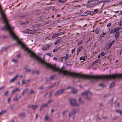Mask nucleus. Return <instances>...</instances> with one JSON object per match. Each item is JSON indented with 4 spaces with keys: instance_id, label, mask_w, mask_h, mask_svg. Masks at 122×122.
<instances>
[{
    "instance_id": "nucleus-1",
    "label": "nucleus",
    "mask_w": 122,
    "mask_h": 122,
    "mask_svg": "<svg viewBox=\"0 0 122 122\" xmlns=\"http://www.w3.org/2000/svg\"><path fill=\"white\" fill-rule=\"evenodd\" d=\"M81 95L83 96H86L87 100L90 101L92 100V98L89 97L92 95V94L89 91H86L84 92L81 94Z\"/></svg>"
},
{
    "instance_id": "nucleus-2",
    "label": "nucleus",
    "mask_w": 122,
    "mask_h": 122,
    "mask_svg": "<svg viewBox=\"0 0 122 122\" xmlns=\"http://www.w3.org/2000/svg\"><path fill=\"white\" fill-rule=\"evenodd\" d=\"M69 101L72 106H79L80 105L76 103V99L70 98L69 99Z\"/></svg>"
},
{
    "instance_id": "nucleus-3",
    "label": "nucleus",
    "mask_w": 122,
    "mask_h": 122,
    "mask_svg": "<svg viewBox=\"0 0 122 122\" xmlns=\"http://www.w3.org/2000/svg\"><path fill=\"white\" fill-rule=\"evenodd\" d=\"M95 13V12L87 11L86 12H83L80 14V15L81 16H86L89 14H94Z\"/></svg>"
},
{
    "instance_id": "nucleus-4",
    "label": "nucleus",
    "mask_w": 122,
    "mask_h": 122,
    "mask_svg": "<svg viewBox=\"0 0 122 122\" xmlns=\"http://www.w3.org/2000/svg\"><path fill=\"white\" fill-rule=\"evenodd\" d=\"M65 90V89H63L58 90L55 93V95L57 96L62 94Z\"/></svg>"
},
{
    "instance_id": "nucleus-5",
    "label": "nucleus",
    "mask_w": 122,
    "mask_h": 122,
    "mask_svg": "<svg viewBox=\"0 0 122 122\" xmlns=\"http://www.w3.org/2000/svg\"><path fill=\"white\" fill-rule=\"evenodd\" d=\"M65 56H64L62 57L61 61H60L61 62H62L63 61H66L70 57L69 55L67 53L65 54Z\"/></svg>"
},
{
    "instance_id": "nucleus-6",
    "label": "nucleus",
    "mask_w": 122,
    "mask_h": 122,
    "mask_svg": "<svg viewBox=\"0 0 122 122\" xmlns=\"http://www.w3.org/2000/svg\"><path fill=\"white\" fill-rule=\"evenodd\" d=\"M18 74H17L13 79L10 80V82L11 83L14 82L18 77Z\"/></svg>"
},
{
    "instance_id": "nucleus-7",
    "label": "nucleus",
    "mask_w": 122,
    "mask_h": 122,
    "mask_svg": "<svg viewBox=\"0 0 122 122\" xmlns=\"http://www.w3.org/2000/svg\"><path fill=\"white\" fill-rule=\"evenodd\" d=\"M75 113V110H72L71 112L69 114V117H71L72 116L74 115Z\"/></svg>"
},
{
    "instance_id": "nucleus-8",
    "label": "nucleus",
    "mask_w": 122,
    "mask_h": 122,
    "mask_svg": "<svg viewBox=\"0 0 122 122\" xmlns=\"http://www.w3.org/2000/svg\"><path fill=\"white\" fill-rule=\"evenodd\" d=\"M50 47V46L49 45L47 44L46 45V46L43 47L42 48V49L43 50H46L48 49Z\"/></svg>"
},
{
    "instance_id": "nucleus-9",
    "label": "nucleus",
    "mask_w": 122,
    "mask_h": 122,
    "mask_svg": "<svg viewBox=\"0 0 122 122\" xmlns=\"http://www.w3.org/2000/svg\"><path fill=\"white\" fill-rule=\"evenodd\" d=\"M47 104L46 103H45L43 105L41 106L40 108V111H41V109L45 107H47Z\"/></svg>"
},
{
    "instance_id": "nucleus-10",
    "label": "nucleus",
    "mask_w": 122,
    "mask_h": 122,
    "mask_svg": "<svg viewBox=\"0 0 122 122\" xmlns=\"http://www.w3.org/2000/svg\"><path fill=\"white\" fill-rule=\"evenodd\" d=\"M19 89L18 88H16L15 89L13 90L12 92L11 95H12V94L16 92L19 91Z\"/></svg>"
},
{
    "instance_id": "nucleus-11",
    "label": "nucleus",
    "mask_w": 122,
    "mask_h": 122,
    "mask_svg": "<svg viewBox=\"0 0 122 122\" xmlns=\"http://www.w3.org/2000/svg\"><path fill=\"white\" fill-rule=\"evenodd\" d=\"M61 41V39H59L57 40L56 41L55 43V45H57L60 43Z\"/></svg>"
},
{
    "instance_id": "nucleus-12",
    "label": "nucleus",
    "mask_w": 122,
    "mask_h": 122,
    "mask_svg": "<svg viewBox=\"0 0 122 122\" xmlns=\"http://www.w3.org/2000/svg\"><path fill=\"white\" fill-rule=\"evenodd\" d=\"M19 97L18 98L17 97V96H16L15 97L13 98V100L14 101H17L18 100V99L20 98V95H19Z\"/></svg>"
},
{
    "instance_id": "nucleus-13",
    "label": "nucleus",
    "mask_w": 122,
    "mask_h": 122,
    "mask_svg": "<svg viewBox=\"0 0 122 122\" xmlns=\"http://www.w3.org/2000/svg\"><path fill=\"white\" fill-rule=\"evenodd\" d=\"M116 32L115 35V37L116 38H117L118 37L119 35V31H116Z\"/></svg>"
},
{
    "instance_id": "nucleus-14",
    "label": "nucleus",
    "mask_w": 122,
    "mask_h": 122,
    "mask_svg": "<svg viewBox=\"0 0 122 122\" xmlns=\"http://www.w3.org/2000/svg\"><path fill=\"white\" fill-rule=\"evenodd\" d=\"M87 58V56H82L80 58V60H83V61H84Z\"/></svg>"
},
{
    "instance_id": "nucleus-15",
    "label": "nucleus",
    "mask_w": 122,
    "mask_h": 122,
    "mask_svg": "<svg viewBox=\"0 0 122 122\" xmlns=\"http://www.w3.org/2000/svg\"><path fill=\"white\" fill-rule=\"evenodd\" d=\"M72 92L74 94H76L77 93V91L75 89H72Z\"/></svg>"
},
{
    "instance_id": "nucleus-16",
    "label": "nucleus",
    "mask_w": 122,
    "mask_h": 122,
    "mask_svg": "<svg viewBox=\"0 0 122 122\" xmlns=\"http://www.w3.org/2000/svg\"><path fill=\"white\" fill-rule=\"evenodd\" d=\"M25 113L24 112L21 113L19 114L20 116L21 117H25Z\"/></svg>"
},
{
    "instance_id": "nucleus-17",
    "label": "nucleus",
    "mask_w": 122,
    "mask_h": 122,
    "mask_svg": "<svg viewBox=\"0 0 122 122\" xmlns=\"http://www.w3.org/2000/svg\"><path fill=\"white\" fill-rule=\"evenodd\" d=\"M105 0H102V1H98L97 2H96V4H98L100 3H104V2H105Z\"/></svg>"
},
{
    "instance_id": "nucleus-18",
    "label": "nucleus",
    "mask_w": 122,
    "mask_h": 122,
    "mask_svg": "<svg viewBox=\"0 0 122 122\" xmlns=\"http://www.w3.org/2000/svg\"><path fill=\"white\" fill-rule=\"evenodd\" d=\"M79 102L80 104H83L84 103L83 101L81 100V98H80L79 99Z\"/></svg>"
},
{
    "instance_id": "nucleus-19",
    "label": "nucleus",
    "mask_w": 122,
    "mask_h": 122,
    "mask_svg": "<svg viewBox=\"0 0 122 122\" xmlns=\"http://www.w3.org/2000/svg\"><path fill=\"white\" fill-rule=\"evenodd\" d=\"M116 31L115 29V28L114 29L112 30H110V33H114Z\"/></svg>"
},
{
    "instance_id": "nucleus-20",
    "label": "nucleus",
    "mask_w": 122,
    "mask_h": 122,
    "mask_svg": "<svg viewBox=\"0 0 122 122\" xmlns=\"http://www.w3.org/2000/svg\"><path fill=\"white\" fill-rule=\"evenodd\" d=\"M37 107V105H33L31 106L32 108L34 110L36 109Z\"/></svg>"
},
{
    "instance_id": "nucleus-21",
    "label": "nucleus",
    "mask_w": 122,
    "mask_h": 122,
    "mask_svg": "<svg viewBox=\"0 0 122 122\" xmlns=\"http://www.w3.org/2000/svg\"><path fill=\"white\" fill-rule=\"evenodd\" d=\"M67 0H59L58 2L60 3H63L65 2Z\"/></svg>"
},
{
    "instance_id": "nucleus-22",
    "label": "nucleus",
    "mask_w": 122,
    "mask_h": 122,
    "mask_svg": "<svg viewBox=\"0 0 122 122\" xmlns=\"http://www.w3.org/2000/svg\"><path fill=\"white\" fill-rule=\"evenodd\" d=\"M28 90V89H24L23 90V92L22 95H24V94L25 93H26L27 92V91Z\"/></svg>"
},
{
    "instance_id": "nucleus-23",
    "label": "nucleus",
    "mask_w": 122,
    "mask_h": 122,
    "mask_svg": "<svg viewBox=\"0 0 122 122\" xmlns=\"http://www.w3.org/2000/svg\"><path fill=\"white\" fill-rule=\"evenodd\" d=\"M82 48V47H80L78 48L77 50V55L79 53L80 51H81Z\"/></svg>"
},
{
    "instance_id": "nucleus-24",
    "label": "nucleus",
    "mask_w": 122,
    "mask_h": 122,
    "mask_svg": "<svg viewBox=\"0 0 122 122\" xmlns=\"http://www.w3.org/2000/svg\"><path fill=\"white\" fill-rule=\"evenodd\" d=\"M47 95H48V97H50L51 96V92L47 93L45 95L46 97Z\"/></svg>"
},
{
    "instance_id": "nucleus-25",
    "label": "nucleus",
    "mask_w": 122,
    "mask_h": 122,
    "mask_svg": "<svg viewBox=\"0 0 122 122\" xmlns=\"http://www.w3.org/2000/svg\"><path fill=\"white\" fill-rule=\"evenodd\" d=\"M99 86H101L103 87H105L106 86V85L103 83L100 84H99Z\"/></svg>"
},
{
    "instance_id": "nucleus-26",
    "label": "nucleus",
    "mask_w": 122,
    "mask_h": 122,
    "mask_svg": "<svg viewBox=\"0 0 122 122\" xmlns=\"http://www.w3.org/2000/svg\"><path fill=\"white\" fill-rule=\"evenodd\" d=\"M115 84V83L114 82H113L112 83H111V84L109 86V88H111Z\"/></svg>"
},
{
    "instance_id": "nucleus-27",
    "label": "nucleus",
    "mask_w": 122,
    "mask_h": 122,
    "mask_svg": "<svg viewBox=\"0 0 122 122\" xmlns=\"http://www.w3.org/2000/svg\"><path fill=\"white\" fill-rule=\"evenodd\" d=\"M37 30L36 29H34L33 30H31L30 33H35L36 31H37Z\"/></svg>"
},
{
    "instance_id": "nucleus-28",
    "label": "nucleus",
    "mask_w": 122,
    "mask_h": 122,
    "mask_svg": "<svg viewBox=\"0 0 122 122\" xmlns=\"http://www.w3.org/2000/svg\"><path fill=\"white\" fill-rule=\"evenodd\" d=\"M99 29L98 28H97L95 30V33L96 34H98V33L99 31Z\"/></svg>"
},
{
    "instance_id": "nucleus-29",
    "label": "nucleus",
    "mask_w": 122,
    "mask_h": 122,
    "mask_svg": "<svg viewBox=\"0 0 122 122\" xmlns=\"http://www.w3.org/2000/svg\"><path fill=\"white\" fill-rule=\"evenodd\" d=\"M114 40L113 41H112L111 42L110 44V45L109 46V47H108V48H110L111 46L114 43Z\"/></svg>"
},
{
    "instance_id": "nucleus-30",
    "label": "nucleus",
    "mask_w": 122,
    "mask_h": 122,
    "mask_svg": "<svg viewBox=\"0 0 122 122\" xmlns=\"http://www.w3.org/2000/svg\"><path fill=\"white\" fill-rule=\"evenodd\" d=\"M49 117L47 116V115H46L45 116V121H48L49 120Z\"/></svg>"
},
{
    "instance_id": "nucleus-31",
    "label": "nucleus",
    "mask_w": 122,
    "mask_h": 122,
    "mask_svg": "<svg viewBox=\"0 0 122 122\" xmlns=\"http://www.w3.org/2000/svg\"><path fill=\"white\" fill-rule=\"evenodd\" d=\"M22 85H23L24 84H27V82L26 81H25V80H22Z\"/></svg>"
},
{
    "instance_id": "nucleus-32",
    "label": "nucleus",
    "mask_w": 122,
    "mask_h": 122,
    "mask_svg": "<svg viewBox=\"0 0 122 122\" xmlns=\"http://www.w3.org/2000/svg\"><path fill=\"white\" fill-rule=\"evenodd\" d=\"M9 92L8 91H6L4 93V95L5 96H7L8 95Z\"/></svg>"
},
{
    "instance_id": "nucleus-33",
    "label": "nucleus",
    "mask_w": 122,
    "mask_h": 122,
    "mask_svg": "<svg viewBox=\"0 0 122 122\" xmlns=\"http://www.w3.org/2000/svg\"><path fill=\"white\" fill-rule=\"evenodd\" d=\"M7 49V48H3L1 50V52H4V51H5Z\"/></svg>"
},
{
    "instance_id": "nucleus-34",
    "label": "nucleus",
    "mask_w": 122,
    "mask_h": 122,
    "mask_svg": "<svg viewBox=\"0 0 122 122\" xmlns=\"http://www.w3.org/2000/svg\"><path fill=\"white\" fill-rule=\"evenodd\" d=\"M100 55H101V56H103L105 55V53L103 52H102L100 54Z\"/></svg>"
},
{
    "instance_id": "nucleus-35",
    "label": "nucleus",
    "mask_w": 122,
    "mask_h": 122,
    "mask_svg": "<svg viewBox=\"0 0 122 122\" xmlns=\"http://www.w3.org/2000/svg\"><path fill=\"white\" fill-rule=\"evenodd\" d=\"M29 15L28 14H27L26 15L20 16V17L21 18L25 17L27 16H29Z\"/></svg>"
},
{
    "instance_id": "nucleus-36",
    "label": "nucleus",
    "mask_w": 122,
    "mask_h": 122,
    "mask_svg": "<svg viewBox=\"0 0 122 122\" xmlns=\"http://www.w3.org/2000/svg\"><path fill=\"white\" fill-rule=\"evenodd\" d=\"M116 112L117 113H119L121 115H122V112L119 111L118 110H117L116 111Z\"/></svg>"
},
{
    "instance_id": "nucleus-37",
    "label": "nucleus",
    "mask_w": 122,
    "mask_h": 122,
    "mask_svg": "<svg viewBox=\"0 0 122 122\" xmlns=\"http://www.w3.org/2000/svg\"><path fill=\"white\" fill-rule=\"evenodd\" d=\"M30 94H32L34 93V91L32 90H30Z\"/></svg>"
},
{
    "instance_id": "nucleus-38",
    "label": "nucleus",
    "mask_w": 122,
    "mask_h": 122,
    "mask_svg": "<svg viewBox=\"0 0 122 122\" xmlns=\"http://www.w3.org/2000/svg\"><path fill=\"white\" fill-rule=\"evenodd\" d=\"M5 86H3L0 88V90H2L5 89Z\"/></svg>"
},
{
    "instance_id": "nucleus-39",
    "label": "nucleus",
    "mask_w": 122,
    "mask_h": 122,
    "mask_svg": "<svg viewBox=\"0 0 122 122\" xmlns=\"http://www.w3.org/2000/svg\"><path fill=\"white\" fill-rule=\"evenodd\" d=\"M53 101V100H52L49 101L48 102V104H49L51 103Z\"/></svg>"
},
{
    "instance_id": "nucleus-40",
    "label": "nucleus",
    "mask_w": 122,
    "mask_h": 122,
    "mask_svg": "<svg viewBox=\"0 0 122 122\" xmlns=\"http://www.w3.org/2000/svg\"><path fill=\"white\" fill-rule=\"evenodd\" d=\"M12 61L15 63H16L17 62V60L12 59Z\"/></svg>"
},
{
    "instance_id": "nucleus-41",
    "label": "nucleus",
    "mask_w": 122,
    "mask_h": 122,
    "mask_svg": "<svg viewBox=\"0 0 122 122\" xmlns=\"http://www.w3.org/2000/svg\"><path fill=\"white\" fill-rule=\"evenodd\" d=\"M100 59H98L95 61V62H96V63H97V62H100Z\"/></svg>"
},
{
    "instance_id": "nucleus-42",
    "label": "nucleus",
    "mask_w": 122,
    "mask_h": 122,
    "mask_svg": "<svg viewBox=\"0 0 122 122\" xmlns=\"http://www.w3.org/2000/svg\"><path fill=\"white\" fill-rule=\"evenodd\" d=\"M105 35V33H103L102 34H101V35H100V36H102L101 37L102 38V37H104V36Z\"/></svg>"
},
{
    "instance_id": "nucleus-43",
    "label": "nucleus",
    "mask_w": 122,
    "mask_h": 122,
    "mask_svg": "<svg viewBox=\"0 0 122 122\" xmlns=\"http://www.w3.org/2000/svg\"><path fill=\"white\" fill-rule=\"evenodd\" d=\"M25 69L26 70V72H30V71L31 70L30 69H27L26 68H25Z\"/></svg>"
},
{
    "instance_id": "nucleus-44",
    "label": "nucleus",
    "mask_w": 122,
    "mask_h": 122,
    "mask_svg": "<svg viewBox=\"0 0 122 122\" xmlns=\"http://www.w3.org/2000/svg\"><path fill=\"white\" fill-rule=\"evenodd\" d=\"M115 29L116 31H118V30H119L120 29V28H115Z\"/></svg>"
},
{
    "instance_id": "nucleus-45",
    "label": "nucleus",
    "mask_w": 122,
    "mask_h": 122,
    "mask_svg": "<svg viewBox=\"0 0 122 122\" xmlns=\"http://www.w3.org/2000/svg\"><path fill=\"white\" fill-rule=\"evenodd\" d=\"M82 41L81 40L79 41L77 43V44L78 45H80L81 44Z\"/></svg>"
},
{
    "instance_id": "nucleus-46",
    "label": "nucleus",
    "mask_w": 122,
    "mask_h": 122,
    "mask_svg": "<svg viewBox=\"0 0 122 122\" xmlns=\"http://www.w3.org/2000/svg\"><path fill=\"white\" fill-rule=\"evenodd\" d=\"M11 100V98H9L7 99V102L8 103Z\"/></svg>"
},
{
    "instance_id": "nucleus-47",
    "label": "nucleus",
    "mask_w": 122,
    "mask_h": 122,
    "mask_svg": "<svg viewBox=\"0 0 122 122\" xmlns=\"http://www.w3.org/2000/svg\"><path fill=\"white\" fill-rule=\"evenodd\" d=\"M111 23H108L107 25V26L108 27H109L111 25Z\"/></svg>"
},
{
    "instance_id": "nucleus-48",
    "label": "nucleus",
    "mask_w": 122,
    "mask_h": 122,
    "mask_svg": "<svg viewBox=\"0 0 122 122\" xmlns=\"http://www.w3.org/2000/svg\"><path fill=\"white\" fill-rule=\"evenodd\" d=\"M57 51V49H54L53 51V52H56Z\"/></svg>"
},
{
    "instance_id": "nucleus-49",
    "label": "nucleus",
    "mask_w": 122,
    "mask_h": 122,
    "mask_svg": "<svg viewBox=\"0 0 122 122\" xmlns=\"http://www.w3.org/2000/svg\"><path fill=\"white\" fill-rule=\"evenodd\" d=\"M2 112V114H4L5 113L6 111H1Z\"/></svg>"
},
{
    "instance_id": "nucleus-50",
    "label": "nucleus",
    "mask_w": 122,
    "mask_h": 122,
    "mask_svg": "<svg viewBox=\"0 0 122 122\" xmlns=\"http://www.w3.org/2000/svg\"><path fill=\"white\" fill-rule=\"evenodd\" d=\"M71 86H68V87H67L66 88V89L67 90V89H71Z\"/></svg>"
},
{
    "instance_id": "nucleus-51",
    "label": "nucleus",
    "mask_w": 122,
    "mask_h": 122,
    "mask_svg": "<svg viewBox=\"0 0 122 122\" xmlns=\"http://www.w3.org/2000/svg\"><path fill=\"white\" fill-rule=\"evenodd\" d=\"M56 34L54 35H53V36H52V38H54L56 37Z\"/></svg>"
},
{
    "instance_id": "nucleus-52",
    "label": "nucleus",
    "mask_w": 122,
    "mask_h": 122,
    "mask_svg": "<svg viewBox=\"0 0 122 122\" xmlns=\"http://www.w3.org/2000/svg\"><path fill=\"white\" fill-rule=\"evenodd\" d=\"M38 89H40L41 90H42L43 89V88L42 86H41L40 87H39V88Z\"/></svg>"
},
{
    "instance_id": "nucleus-53",
    "label": "nucleus",
    "mask_w": 122,
    "mask_h": 122,
    "mask_svg": "<svg viewBox=\"0 0 122 122\" xmlns=\"http://www.w3.org/2000/svg\"><path fill=\"white\" fill-rule=\"evenodd\" d=\"M46 55L48 56H50V57H51V54L50 53H47L46 54Z\"/></svg>"
},
{
    "instance_id": "nucleus-54",
    "label": "nucleus",
    "mask_w": 122,
    "mask_h": 122,
    "mask_svg": "<svg viewBox=\"0 0 122 122\" xmlns=\"http://www.w3.org/2000/svg\"><path fill=\"white\" fill-rule=\"evenodd\" d=\"M102 36H100L99 37V38L98 39V40L99 41H100L102 39V37H101Z\"/></svg>"
},
{
    "instance_id": "nucleus-55",
    "label": "nucleus",
    "mask_w": 122,
    "mask_h": 122,
    "mask_svg": "<svg viewBox=\"0 0 122 122\" xmlns=\"http://www.w3.org/2000/svg\"><path fill=\"white\" fill-rule=\"evenodd\" d=\"M51 20H48L47 22V23H50L51 22Z\"/></svg>"
},
{
    "instance_id": "nucleus-56",
    "label": "nucleus",
    "mask_w": 122,
    "mask_h": 122,
    "mask_svg": "<svg viewBox=\"0 0 122 122\" xmlns=\"http://www.w3.org/2000/svg\"><path fill=\"white\" fill-rule=\"evenodd\" d=\"M75 49H73L71 50V53H72L73 52H74L75 51Z\"/></svg>"
},
{
    "instance_id": "nucleus-57",
    "label": "nucleus",
    "mask_w": 122,
    "mask_h": 122,
    "mask_svg": "<svg viewBox=\"0 0 122 122\" xmlns=\"http://www.w3.org/2000/svg\"><path fill=\"white\" fill-rule=\"evenodd\" d=\"M103 105V104L102 103H100V104L99 106L100 107H102V106Z\"/></svg>"
},
{
    "instance_id": "nucleus-58",
    "label": "nucleus",
    "mask_w": 122,
    "mask_h": 122,
    "mask_svg": "<svg viewBox=\"0 0 122 122\" xmlns=\"http://www.w3.org/2000/svg\"><path fill=\"white\" fill-rule=\"evenodd\" d=\"M7 62L8 61H6L4 63L3 66H4L5 65L7 64Z\"/></svg>"
},
{
    "instance_id": "nucleus-59",
    "label": "nucleus",
    "mask_w": 122,
    "mask_h": 122,
    "mask_svg": "<svg viewBox=\"0 0 122 122\" xmlns=\"http://www.w3.org/2000/svg\"><path fill=\"white\" fill-rule=\"evenodd\" d=\"M65 33V32H60V35H61V34H64Z\"/></svg>"
},
{
    "instance_id": "nucleus-60",
    "label": "nucleus",
    "mask_w": 122,
    "mask_h": 122,
    "mask_svg": "<svg viewBox=\"0 0 122 122\" xmlns=\"http://www.w3.org/2000/svg\"><path fill=\"white\" fill-rule=\"evenodd\" d=\"M95 63H96V62H95V61L93 62L92 64V66H93L94 64H95Z\"/></svg>"
},
{
    "instance_id": "nucleus-61",
    "label": "nucleus",
    "mask_w": 122,
    "mask_h": 122,
    "mask_svg": "<svg viewBox=\"0 0 122 122\" xmlns=\"http://www.w3.org/2000/svg\"><path fill=\"white\" fill-rule=\"evenodd\" d=\"M53 60H54L56 61L57 60V58L56 57H55L53 58Z\"/></svg>"
},
{
    "instance_id": "nucleus-62",
    "label": "nucleus",
    "mask_w": 122,
    "mask_h": 122,
    "mask_svg": "<svg viewBox=\"0 0 122 122\" xmlns=\"http://www.w3.org/2000/svg\"><path fill=\"white\" fill-rule=\"evenodd\" d=\"M122 24V21H121L119 25L121 26Z\"/></svg>"
},
{
    "instance_id": "nucleus-63",
    "label": "nucleus",
    "mask_w": 122,
    "mask_h": 122,
    "mask_svg": "<svg viewBox=\"0 0 122 122\" xmlns=\"http://www.w3.org/2000/svg\"><path fill=\"white\" fill-rule=\"evenodd\" d=\"M54 77L53 76H52L50 78L51 79H53Z\"/></svg>"
},
{
    "instance_id": "nucleus-64",
    "label": "nucleus",
    "mask_w": 122,
    "mask_h": 122,
    "mask_svg": "<svg viewBox=\"0 0 122 122\" xmlns=\"http://www.w3.org/2000/svg\"><path fill=\"white\" fill-rule=\"evenodd\" d=\"M54 112V110L53 108H52L51 110V112L53 113Z\"/></svg>"
}]
</instances>
